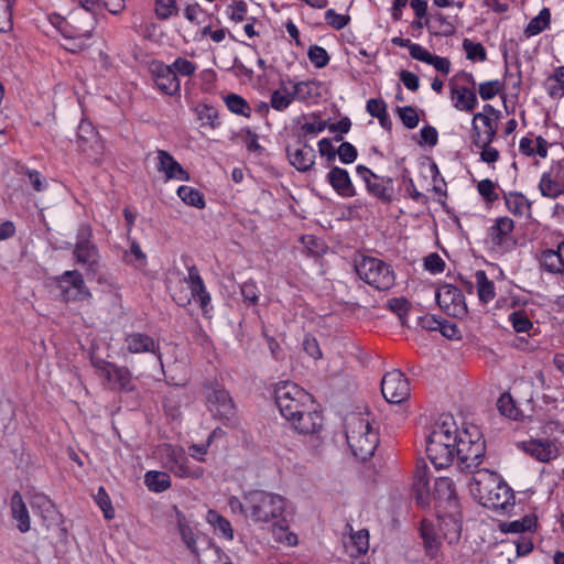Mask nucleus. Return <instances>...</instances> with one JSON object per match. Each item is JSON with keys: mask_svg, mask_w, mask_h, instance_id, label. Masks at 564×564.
I'll use <instances>...</instances> for the list:
<instances>
[{"mask_svg": "<svg viewBox=\"0 0 564 564\" xmlns=\"http://www.w3.org/2000/svg\"><path fill=\"white\" fill-rule=\"evenodd\" d=\"M286 153L291 165L300 172H306L314 165L315 151L311 145L288 147Z\"/></svg>", "mask_w": 564, "mask_h": 564, "instance_id": "obj_24", "label": "nucleus"}, {"mask_svg": "<svg viewBox=\"0 0 564 564\" xmlns=\"http://www.w3.org/2000/svg\"><path fill=\"white\" fill-rule=\"evenodd\" d=\"M456 442L455 458L459 468L463 470L477 468L482 463L486 453L485 441L479 430L471 426L462 432L457 431Z\"/></svg>", "mask_w": 564, "mask_h": 564, "instance_id": "obj_3", "label": "nucleus"}, {"mask_svg": "<svg viewBox=\"0 0 564 564\" xmlns=\"http://www.w3.org/2000/svg\"><path fill=\"white\" fill-rule=\"evenodd\" d=\"M15 0H0V32H7L12 26V6Z\"/></svg>", "mask_w": 564, "mask_h": 564, "instance_id": "obj_56", "label": "nucleus"}, {"mask_svg": "<svg viewBox=\"0 0 564 564\" xmlns=\"http://www.w3.org/2000/svg\"><path fill=\"white\" fill-rule=\"evenodd\" d=\"M337 155L341 163L350 164L356 161L358 153L351 143L343 142L337 150Z\"/></svg>", "mask_w": 564, "mask_h": 564, "instance_id": "obj_62", "label": "nucleus"}, {"mask_svg": "<svg viewBox=\"0 0 564 564\" xmlns=\"http://www.w3.org/2000/svg\"><path fill=\"white\" fill-rule=\"evenodd\" d=\"M437 522L441 534L449 544L458 542L462 533V523L457 514L438 517Z\"/></svg>", "mask_w": 564, "mask_h": 564, "instance_id": "obj_29", "label": "nucleus"}, {"mask_svg": "<svg viewBox=\"0 0 564 564\" xmlns=\"http://www.w3.org/2000/svg\"><path fill=\"white\" fill-rule=\"evenodd\" d=\"M91 227L82 224L77 230L73 254L76 263L84 265L88 272L96 273L99 267V252L97 246L91 242Z\"/></svg>", "mask_w": 564, "mask_h": 564, "instance_id": "obj_9", "label": "nucleus"}, {"mask_svg": "<svg viewBox=\"0 0 564 564\" xmlns=\"http://www.w3.org/2000/svg\"><path fill=\"white\" fill-rule=\"evenodd\" d=\"M323 421L322 413L315 410L313 404L307 405L304 411H301V414L289 423L301 434H315L321 431Z\"/></svg>", "mask_w": 564, "mask_h": 564, "instance_id": "obj_19", "label": "nucleus"}, {"mask_svg": "<svg viewBox=\"0 0 564 564\" xmlns=\"http://www.w3.org/2000/svg\"><path fill=\"white\" fill-rule=\"evenodd\" d=\"M505 203L508 210L514 216L522 217L531 212V202L519 192L505 194Z\"/></svg>", "mask_w": 564, "mask_h": 564, "instance_id": "obj_32", "label": "nucleus"}, {"mask_svg": "<svg viewBox=\"0 0 564 564\" xmlns=\"http://www.w3.org/2000/svg\"><path fill=\"white\" fill-rule=\"evenodd\" d=\"M545 86L551 97L564 96V66L555 68L554 73L546 78Z\"/></svg>", "mask_w": 564, "mask_h": 564, "instance_id": "obj_45", "label": "nucleus"}, {"mask_svg": "<svg viewBox=\"0 0 564 564\" xmlns=\"http://www.w3.org/2000/svg\"><path fill=\"white\" fill-rule=\"evenodd\" d=\"M187 276L177 283L173 292V300L180 306H187L194 300L199 304L204 315H206L212 301L210 294L206 290L197 267L191 265L187 268Z\"/></svg>", "mask_w": 564, "mask_h": 564, "instance_id": "obj_6", "label": "nucleus"}, {"mask_svg": "<svg viewBox=\"0 0 564 564\" xmlns=\"http://www.w3.org/2000/svg\"><path fill=\"white\" fill-rule=\"evenodd\" d=\"M177 196L188 206L202 209L206 205L204 194L192 186H180L177 188Z\"/></svg>", "mask_w": 564, "mask_h": 564, "instance_id": "obj_43", "label": "nucleus"}, {"mask_svg": "<svg viewBox=\"0 0 564 564\" xmlns=\"http://www.w3.org/2000/svg\"><path fill=\"white\" fill-rule=\"evenodd\" d=\"M25 175L35 192L40 193L47 188L48 184L46 178L39 171L26 169Z\"/></svg>", "mask_w": 564, "mask_h": 564, "instance_id": "obj_63", "label": "nucleus"}, {"mask_svg": "<svg viewBox=\"0 0 564 564\" xmlns=\"http://www.w3.org/2000/svg\"><path fill=\"white\" fill-rule=\"evenodd\" d=\"M542 268L553 274L564 272V240L557 245L556 249H546L540 257Z\"/></svg>", "mask_w": 564, "mask_h": 564, "instance_id": "obj_28", "label": "nucleus"}, {"mask_svg": "<svg viewBox=\"0 0 564 564\" xmlns=\"http://www.w3.org/2000/svg\"><path fill=\"white\" fill-rule=\"evenodd\" d=\"M307 56L311 63L317 68H323L329 63L328 53L319 45H311L307 51Z\"/></svg>", "mask_w": 564, "mask_h": 564, "instance_id": "obj_53", "label": "nucleus"}, {"mask_svg": "<svg viewBox=\"0 0 564 564\" xmlns=\"http://www.w3.org/2000/svg\"><path fill=\"white\" fill-rule=\"evenodd\" d=\"M551 21V13L547 8H543L536 17H534L527 28L524 29V35L531 37L540 34L546 28H549Z\"/></svg>", "mask_w": 564, "mask_h": 564, "instance_id": "obj_44", "label": "nucleus"}, {"mask_svg": "<svg viewBox=\"0 0 564 564\" xmlns=\"http://www.w3.org/2000/svg\"><path fill=\"white\" fill-rule=\"evenodd\" d=\"M327 181L334 191L341 197H352L356 195L355 186L350 180L349 173L341 167L334 166L327 174Z\"/></svg>", "mask_w": 564, "mask_h": 564, "instance_id": "obj_23", "label": "nucleus"}, {"mask_svg": "<svg viewBox=\"0 0 564 564\" xmlns=\"http://www.w3.org/2000/svg\"><path fill=\"white\" fill-rule=\"evenodd\" d=\"M523 449L539 462L547 463L558 456L557 446L550 440H531L523 443Z\"/></svg>", "mask_w": 564, "mask_h": 564, "instance_id": "obj_21", "label": "nucleus"}, {"mask_svg": "<svg viewBox=\"0 0 564 564\" xmlns=\"http://www.w3.org/2000/svg\"><path fill=\"white\" fill-rule=\"evenodd\" d=\"M346 437L354 456L360 460L370 458L379 444L378 433L368 420L359 416L351 419Z\"/></svg>", "mask_w": 564, "mask_h": 564, "instance_id": "obj_5", "label": "nucleus"}, {"mask_svg": "<svg viewBox=\"0 0 564 564\" xmlns=\"http://www.w3.org/2000/svg\"><path fill=\"white\" fill-rule=\"evenodd\" d=\"M451 99L459 111L473 112L478 105L476 93L466 86L452 85Z\"/></svg>", "mask_w": 564, "mask_h": 564, "instance_id": "obj_25", "label": "nucleus"}, {"mask_svg": "<svg viewBox=\"0 0 564 564\" xmlns=\"http://www.w3.org/2000/svg\"><path fill=\"white\" fill-rule=\"evenodd\" d=\"M355 270L360 280L378 291H388L394 285V271L381 259L362 257L356 261Z\"/></svg>", "mask_w": 564, "mask_h": 564, "instance_id": "obj_8", "label": "nucleus"}, {"mask_svg": "<svg viewBox=\"0 0 564 564\" xmlns=\"http://www.w3.org/2000/svg\"><path fill=\"white\" fill-rule=\"evenodd\" d=\"M420 532L426 554L431 558L436 557L441 547V532L438 527L436 528L433 522L424 519L421 522Z\"/></svg>", "mask_w": 564, "mask_h": 564, "instance_id": "obj_26", "label": "nucleus"}, {"mask_svg": "<svg viewBox=\"0 0 564 564\" xmlns=\"http://www.w3.org/2000/svg\"><path fill=\"white\" fill-rule=\"evenodd\" d=\"M274 399L281 415L288 421L301 414L307 405H313L310 393L293 382H281L274 390Z\"/></svg>", "mask_w": 564, "mask_h": 564, "instance_id": "obj_7", "label": "nucleus"}, {"mask_svg": "<svg viewBox=\"0 0 564 564\" xmlns=\"http://www.w3.org/2000/svg\"><path fill=\"white\" fill-rule=\"evenodd\" d=\"M288 80L282 79L280 87L271 94L270 104L276 111L285 110L294 100Z\"/></svg>", "mask_w": 564, "mask_h": 564, "instance_id": "obj_37", "label": "nucleus"}, {"mask_svg": "<svg viewBox=\"0 0 564 564\" xmlns=\"http://www.w3.org/2000/svg\"><path fill=\"white\" fill-rule=\"evenodd\" d=\"M155 14L159 20H167L178 14L176 0H155Z\"/></svg>", "mask_w": 564, "mask_h": 564, "instance_id": "obj_50", "label": "nucleus"}, {"mask_svg": "<svg viewBox=\"0 0 564 564\" xmlns=\"http://www.w3.org/2000/svg\"><path fill=\"white\" fill-rule=\"evenodd\" d=\"M112 372V381L108 382L111 388L118 389L123 392H131L135 389L133 383L132 372L123 366H116Z\"/></svg>", "mask_w": 564, "mask_h": 564, "instance_id": "obj_34", "label": "nucleus"}, {"mask_svg": "<svg viewBox=\"0 0 564 564\" xmlns=\"http://www.w3.org/2000/svg\"><path fill=\"white\" fill-rule=\"evenodd\" d=\"M30 505L33 510H37L41 513L44 521L47 522V528L57 519L58 514L55 506L47 496L43 494H35L32 496Z\"/></svg>", "mask_w": 564, "mask_h": 564, "instance_id": "obj_31", "label": "nucleus"}, {"mask_svg": "<svg viewBox=\"0 0 564 564\" xmlns=\"http://www.w3.org/2000/svg\"><path fill=\"white\" fill-rule=\"evenodd\" d=\"M381 392L389 403L399 404L410 397V384L400 370H392L383 376Z\"/></svg>", "mask_w": 564, "mask_h": 564, "instance_id": "obj_14", "label": "nucleus"}, {"mask_svg": "<svg viewBox=\"0 0 564 564\" xmlns=\"http://www.w3.org/2000/svg\"><path fill=\"white\" fill-rule=\"evenodd\" d=\"M469 490L473 497L488 509L507 511L514 505L511 488L497 473L488 469L475 473L469 484Z\"/></svg>", "mask_w": 564, "mask_h": 564, "instance_id": "obj_1", "label": "nucleus"}, {"mask_svg": "<svg viewBox=\"0 0 564 564\" xmlns=\"http://www.w3.org/2000/svg\"><path fill=\"white\" fill-rule=\"evenodd\" d=\"M477 283V294L481 304H488L496 296V289L492 281H490L485 271L478 270L475 273Z\"/></svg>", "mask_w": 564, "mask_h": 564, "instance_id": "obj_36", "label": "nucleus"}, {"mask_svg": "<svg viewBox=\"0 0 564 564\" xmlns=\"http://www.w3.org/2000/svg\"><path fill=\"white\" fill-rule=\"evenodd\" d=\"M425 25L437 36H449L455 32L454 25L442 13L434 14L430 21L426 20Z\"/></svg>", "mask_w": 564, "mask_h": 564, "instance_id": "obj_40", "label": "nucleus"}, {"mask_svg": "<svg viewBox=\"0 0 564 564\" xmlns=\"http://www.w3.org/2000/svg\"><path fill=\"white\" fill-rule=\"evenodd\" d=\"M514 228L511 218L498 217L495 224L488 229V238L494 247H502L508 242L510 235Z\"/></svg>", "mask_w": 564, "mask_h": 564, "instance_id": "obj_27", "label": "nucleus"}, {"mask_svg": "<svg viewBox=\"0 0 564 564\" xmlns=\"http://www.w3.org/2000/svg\"><path fill=\"white\" fill-rule=\"evenodd\" d=\"M198 119L203 121V124H208L210 128H217L219 122L218 110L213 106L203 105L197 109Z\"/></svg>", "mask_w": 564, "mask_h": 564, "instance_id": "obj_52", "label": "nucleus"}, {"mask_svg": "<svg viewBox=\"0 0 564 564\" xmlns=\"http://www.w3.org/2000/svg\"><path fill=\"white\" fill-rule=\"evenodd\" d=\"M155 167L158 172L162 173L165 181L177 180L188 181L189 173L173 158L171 153L165 150L155 151Z\"/></svg>", "mask_w": 564, "mask_h": 564, "instance_id": "obj_18", "label": "nucleus"}, {"mask_svg": "<svg viewBox=\"0 0 564 564\" xmlns=\"http://www.w3.org/2000/svg\"><path fill=\"white\" fill-rule=\"evenodd\" d=\"M412 489L419 505H429L430 476L429 467L424 462L422 464H416V468L413 475Z\"/></svg>", "mask_w": 564, "mask_h": 564, "instance_id": "obj_22", "label": "nucleus"}, {"mask_svg": "<svg viewBox=\"0 0 564 564\" xmlns=\"http://www.w3.org/2000/svg\"><path fill=\"white\" fill-rule=\"evenodd\" d=\"M144 484L150 491L163 492L171 487V478L164 471L149 470L144 475Z\"/></svg>", "mask_w": 564, "mask_h": 564, "instance_id": "obj_38", "label": "nucleus"}, {"mask_svg": "<svg viewBox=\"0 0 564 564\" xmlns=\"http://www.w3.org/2000/svg\"><path fill=\"white\" fill-rule=\"evenodd\" d=\"M177 529L183 543L194 554L198 555L197 533L189 525L186 518L182 513H177Z\"/></svg>", "mask_w": 564, "mask_h": 564, "instance_id": "obj_35", "label": "nucleus"}, {"mask_svg": "<svg viewBox=\"0 0 564 564\" xmlns=\"http://www.w3.org/2000/svg\"><path fill=\"white\" fill-rule=\"evenodd\" d=\"M123 349L129 354H153L160 364H162V354L159 343L149 334L133 332L124 336Z\"/></svg>", "mask_w": 564, "mask_h": 564, "instance_id": "obj_17", "label": "nucleus"}, {"mask_svg": "<svg viewBox=\"0 0 564 564\" xmlns=\"http://www.w3.org/2000/svg\"><path fill=\"white\" fill-rule=\"evenodd\" d=\"M457 427L452 419L436 424L426 442V454L436 469L448 467L455 459Z\"/></svg>", "mask_w": 564, "mask_h": 564, "instance_id": "obj_2", "label": "nucleus"}, {"mask_svg": "<svg viewBox=\"0 0 564 564\" xmlns=\"http://www.w3.org/2000/svg\"><path fill=\"white\" fill-rule=\"evenodd\" d=\"M434 491L440 498H452L455 494V486L451 478L440 477L435 479Z\"/></svg>", "mask_w": 564, "mask_h": 564, "instance_id": "obj_59", "label": "nucleus"}, {"mask_svg": "<svg viewBox=\"0 0 564 564\" xmlns=\"http://www.w3.org/2000/svg\"><path fill=\"white\" fill-rule=\"evenodd\" d=\"M170 66L174 74L181 76H192L197 69V66L193 62L183 57H177Z\"/></svg>", "mask_w": 564, "mask_h": 564, "instance_id": "obj_61", "label": "nucleus"}, {"mask_svg": "<svg viewBox=\"0 0 564 564\" xmlns=\"http://www.w3.org/2000/svg\"><path fill=\"white\" fill-rule=\"evenodd\" d=\"M207 521L215 528V530H218L224 538L229 541L234 539V530L230 522L217 511L209 510L207 513Z\"/></svg>", "mask_w": 564, "mask_h": 564, "instance_id": "obj_46", "label": "nucleus"}, {"mask_svg": "<svg viewBox=\"0 0 564 564\" xmlns=\"http://www.w3.org/2000/svg\"><path fill=\"white\" fill-rule=\"evenodd\" d=\"M225 104L227 108L236 115H240L249 118L251 115V108L246 99L237 94H229L225 97Z\"/></svg>", "mask_w": 564, "mask_h": 564, "instance_id": "obj_47", "label": "nucleus"}, {"mask_svg": "<svg viewBox=\"0 0 564 564\" xmlns=\"http://www.w3.org/2000/svg\"><path fill=\"white\" fill-rule=\"evenodd\" d=\"M95 501L101 509L104 517L107 520H111L115 517V510L111 506V500L105 490L104 487H99L97 494L95 495Z\"/></svg>", "mask_w": 564, "mask_h": 564, "instance_id": "obj_55", "label": "nucleus"}, {"mask_svg": "<svg viewBox=\"0 0 564 564\" xmlns=\"http://www.w3.org/2000/svg\"><path fill=\"white\" fill-rule=\"evenodd\" d=\"M165 455L164 466L181 478H200L204 469L200 466H191L188 458L181 447L165 445L162 449Z\"/></svg>", "mask_w": 564, "mask_h": 564, "instance_id": "obj_12", "label": "nucleus"}, {"mask_svg": "<svg viewBox=\"0 0 564 564\" xmlns=\"http://www.w3.org/2000/svg\"><path fill=\"white\" fill-rule=\"evenodd\" d=\"M436 302L448 316L462 318L467 315V305L462 291L452 284L440 286L435 293Z\"/></svg>", "mask_w": 564, "mask_h": 564, "instance_id": "obj_13", "label": "nucleus"}, {"mask_svg": "<svg viewBox=\"0 0 564 564\" xmlns=\"http://www.w3.org/2000/svg\"><path fill=\"white\" fill-rule=\"evenodd\" d=\"M206 404L212 415L224 424H234L236 420V408L232 399L221 386L215 384L208 388Z\"/></svg>", "mask_w": 564, "mask_h": 564, "instance_id": "obj_10", "label": "nucleus"}, {"mask_svg": "<svg viewBox=\"0 0 564 564\" xmlns=\"http://www.w3.org/2000/svg\"><path fill=\"white\" fill-rule=\"evenodd\" d=\"M58 286L65 302L83 301L90 297L83 274L76 270L65 271L59 278Z\"/></svg>", "mask_w": 564, "mask_h": 564, "instance_id": "obj_15", "label": "nucleus"}, {"mask_svg": "<svg viewBox=\"0 0 564 564\" xmlns=\"http://www.w3.org/2000/svg\"><path fill=\"white\" fill-rule=\"evenodd\" d=\"M473 144L481 149L480 159L486 163H496L499 160V151L491 147V143L485 144V140H473Z\"/></svg>", "mask_w": 564, "mask_h": 564, "instance_id": "obj_58", "label": "nucleus"}, {"mask_svg": "<svg viewBox=\"0 0 564 564\" xmlns=\"http://www.w3.org/2000/svg\"><path fill=\"white\" fill-rule=\"evenodd\" d=\"M503 89V85L498 80H488L479 85V96L482 100H490Z\"/></svg>", "mask_w": 564, "mask_h": 564, "instance_id": "obj_57", "label": "nucleus"}, {"mask_svg": "<svg viewBox=\"0 0 564 564\" xmlns=\"http://www.w3.org/2000/svg\"><path fill=\"white\" fill-rule=\"evenodd\" d=\"M150 72L154 79L156 88L167 96L180 94L181 82L172 67L160 61H154L150 65Z\"/></svg>", "mask_w": 564, "mask_h": 564, "instance_id": "obj_16", "label": "nucleus"}, {"mask_svg": "<svg viewBox=\"0 0 564 564\" xmlns=\"http://www.w3.org/2000/svg\"><path fill=\"white\" fill-rule=\"evenodd\" d=\"M357 174L366 184L367 192L383 204H390L393 199V178L380 176L365 165H357Z\"/></svg>", "mask_w": 564, "mask_h": 564, "instance_id": "obj_11", "label": "nucleus"}, {"mask_svg": "<svg viewBox=\"0 0 564 564\" xmlns=\"http://www.w3.org/2000/svg\"><path fill=\"white\" fill-rule=\"evenodd\" d=\"M10 508L12 518L18 521L19 531L22 533L28 532L30 530V516L22 495L19 491L12 495Z\"/></svg>", "mask_w": 564, "mask_h": 564, "instance_id": "obj_30", "label": "nucleus"}, {"mask_svg": "<svg viewBox=\"0 0 564 564\" xmlns=\"http://www.w3.org/2000/svg\"><path fill=\"white\" fill-rule=\"evenodd\" d=\"M536 527V518L534 516H524L519 520L505 522L500 524V529L506 533H523L531 532Z\"/></svg>", "mask_w": 564, "mask_h": 564, "instance_id": "obj_41", "label": "nucleus"}, {"mask_svg": "<svg viewBox=\"0 0 564 564\" xmlns=\"http://www.w3.org/2000/svg\"><path fill=\"white\" fill-rule=\"evenodd\" d=\"M497 120L486 113H475L471 121L473 140H485V144L492 143L498 131Z\"/></svg>", "mask_w": 564, "mask_h": 564, "instance_id": "obj_20", "label": "nucleus"}, {"mask_svg": "<svg viewBox=\"0 0 564 564\" xmlns=\"http://www.w3.org/2000/svg\"><path fill=\"white\" fill-rule=\"evenodd\" d=\"M539 188L544 197L556 198L564 194V184L552 177L551 173H543L539 183Z\"/></svg>", "mask_w": 564, "mask_h": 564, "instance_id": "obj_39", "label": "nucleus"}, {"mask_svg": "<svg viewBox=\"0 0 564 564\" xmlns=\"http://www.w3.org/2000/svg\"><path fill=\"white\" fill-rule=\"evenodd\" d=\"M397 111L399 113V117L408 129H414L419 124V115L416 112V109L412 106H404V107H398Z\"/></svg>", "mask_w": 564, "mask_h": 564, "instance_id": "obj_54", "label": "nucleus"}, {"mask_svg": "<svg viewBox=\"0 0 564 564\" xmlns=\"http://www.w3.org/2000/svg\"><path fill=\"white\" fill-rule=\"evenodd\" d=\"M325 19L327 23L335 30L344 29L349 22L348 15L338 14L333 9H328L325 12Z\"/></svg>", "mask_w": 564, "mask_h": 564, "instance_id": "obj_64", "label": "nucleus"}, {"mask_svg": "<svg viewBox=\"0 0 564 564\" xmlns=\"http://www.w3.org/2000/svg\"><path fill=\"white\" fill-rule=\"evenodd\" d=\"M463 50L469 61L484 62L487 58V53L481 43L473 42L469 39L463 41Z\"/></svg>", "mask_w": 564, "mask_h": 564, "instance_id": "obj_49", "label": "nucleus"}, {"mask_svg": "<svg viewBox=\"0 0 564 564\" xmlns=\"http://www.w3.org/2000/svg\"><path fill=\"white\" fill-rule=\"evenodd\" d=\"M240 293L247 305H257L259 303L260 290L253 280L246 281L240 286Z\"/></svg>", "mask_w": 564, "mask_h": 564, "instance_id": "obj_51", "label": "nucleus"}, {"mask_svg": "<svg viewBox=\"0 0 564 564\" xmlns=\"http://www.w3.org/2000/svg\"><path fill=\"white\" fill-rule=\"evenodd\" d=\"M288 84L292 86V96L294 100L306 101L318 95L317 90L319 87L316 80H304L293 83L290 78L286 79Z\"/></svg>", "mask_w": 564, "mask_h": 564, "instance_id": "obj_33", "label": "nucleus"}, {"mask_svg": "<svg viewBox=\"0 0 564 564\" xmlns=\"http://www.w3.org/2000/svg\"><path fill=\"white\" fill-rule=\"evenodd\" d=\"M497 406L499 412L513 420H518L520 415V410L517 408L512 397L509 393H503L498 399Z\"/></svg>", "mask_w": 564, "mask_h": 564, "instance_id": "obj_48", "label": "nucleus"}, {"mask_svg": "<svg viewBox=\"0 0 564 564\" xmlns=\"http://www.w3.org/2000/svg\"><path fill=\"white\" fill-rule=\"evenodd\" d=\"M249 519L254 523H268L279 519L285 509L282 496L263 490L247 492Z\"/></svg>", "mask_w": 564, "mask_h": 564, "instance_id": "obj_4", "label": "nucleus"}, {"mask_svg": "<svg viewBox=\"0 0 564 564\" xmlns=\"http://www.w3.org/2000/svg\"><path fill=\"white\" fill-rule=\"evenodd\" d=\"M477 189L479 195L487 202L494 203L498 199V194L496 193V184L489 180L485 178L480 181L477 185Z\"/></svg>", "mask_w": 564, "mask_h": 564, "instance_id": "obj_60", "label": "nucleus"}, {"mask_svg": "<svg viewBox=\"0 0 564 564\" xmlns=\"http://www.w3.org/2000/svg\"><path fill=\"white\" fill-rule=\"evenodd\" d=\"M508 321L516 333H525L530 335L531 329H533V323L525 310L512 311L508 316Z\"/></svg>", "mask_w": 564, "mask_h": 564, "instance_id": "obj_42", "label": "nucleus"}]
</instances>
